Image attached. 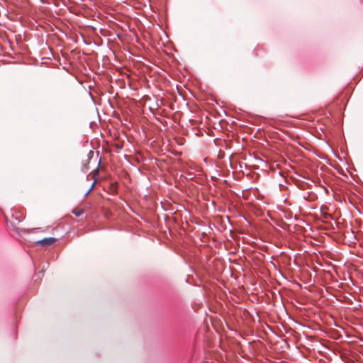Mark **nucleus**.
Segmentation results:
<instances>
[{
	"instance_id": "1",
	"label": "nucleus",
	"mask_w": 363,
	"mask_h": 363,
	"mask_svg": "<svg viewBox=\"0 0 363 363\" xmlns=\"http://www.w3.org/2000/svg\"><path fill=\"white\" fill-rule=\"evenodd\" d=\"M55 241H56V239L54 238H45L41 240L37 241L36 244L40 245L42 246L52 245V244L55 243Z\"/></svg>"
},
{
	"instance_id": "2",
	"label": "nucleus",
	"mask_w": 363,
	"mask_h": 363,
	"mask_svg": "<svg viewBox=\"0 0 363 363\" xmlns=\"http://www.w3.org/2000/svg\"><path fill=\"white\" fill-rule=\"evenodd\" d=\"M96 180L94 179V182L91 184V187L89 189V190L86 191V193L85 194V196H88L90 192L94 189L95 185H96Z\"/></svg>"
},
{
	"instance_id": "3",
	"label": "nucleus",
	"mask_w": 363,
	"mask_h": 363,
	"mask_svg": "<svg viewBox=\"0 0 363 363\" xmlns=\"http://www.w3.org/2000/svg\"><path fill=\"white\" fill-rule=\"evenodd\" d=\"M84 213L83 210L82 209H74L73 211V213L76 216H80L81 215H82Z\"/></svg>"
}]
</instances>
